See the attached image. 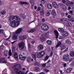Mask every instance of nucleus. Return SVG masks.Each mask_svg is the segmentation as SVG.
<instances>
[{
    "label": "nucleus",
    "mask_w": 74,
    "mask_h": 74,
    "mask_svg": "<svg viewBox=\"0 0 74 74\" xmlns=\"http://www.w3.org/2000/svg\"><path fill=\"white\" fill-rule=\"evenodd\" d=\"M61 15H62V16H64V14H63V13H61Z\"/></svg>",
    "instance_id": "obj_61"
},
{
    "label": "nucleus",
    "mask_w": 74,
    "mask_h": 74,
    "mask_svg": "<svg viewBox=\"0 0 74 74\" xmlns=\"http://www.w3.org/2000/svg\"><path fill=\"white\" fill-rule=\"evenodd\" d=\"M43 71H45V72H47H47H48V71H49V70H47L46 69H44Z\"/></svg>",
    "instance_id": "obj_42"
},
{
    "label": "nucleus",
    "mask_w": 74,
    "mask_h": 74,
    "mask_svg": "<svg viewBox=\"0 0 74 74\" xmlns=\"http://www.w3.org/2000/svg\"><path fill=\"white\" fill-rule=\"evenodd\" d=\"M47 42L48 45H51L52 44V41L50 40H48L47 41Z\"/></svg>",
    "instance_id": "obj_26"
},
{
    "label": "nucleus",
    "mask_w": 74,
    "mask_h": 74,
    "mask_svg": "<svg viewBox=\"0 0 74 74\" xmlns=\"http://www.w3.org/2000/svg\"><path fill=\"white\" fill-rule=\"evenodd\" d=\"M19 58L21 60H25V59L26 58V57H23L21 55H19Z\"/></svg>",
    "instance_id": "obj_9"
},
{
    "label": "nucleus",
    "mask_w": 74,
    "mask_h": 74,
    "mask_svg": "<svg viewBox=\"0 0 74 74\" xmlns=\"http://www.w3.org/2000/svg\"><path fill=\"white\" fill-rule=\"evenodd\" d=\"M32 56L33 58V59H34L35 60H36V58H37V55H36V54H32Z\"/></svg>",
    "instance_id": "obj_15"
},
{
    "label": "nucleus",
    "mask_w": 74,
    "mask_h": 74,
    "mask_svg": "<svg viewBox=\"0 0 74 74\" xmlns=\"http://www.w3.org/2000/svg\"><path fill=\"white\" fill-rule=\"evenodd\" d=\"M70 55L71 57H74V52L72 51L70 52Z\"/></svg>",
    "instance_id": "obj_20"
},
{
    "label": "nucleus",
    "mask_w": 74,
    "mask_h": 74,
    "mask_svg": "<svg viewBox=\"0 0 74 74\" xmlns=\"http://www.w3.org/2000/svg\"><path fill=\"white\" fill-rule=\"evenodd\" d=\"M10 56H12V53L11 52V49H10L9 50V53H8Z\"/></svg>",
    "instance_id": "obj_36"
},
{
    "label": "nucleus",
    "mask_w": 74,
    "mask_h": 74,
    "mask_svg": "<svg viewBox=\"0 0 74 74\" xmlns=\"http://www.w3.org/2000/svg\"><path fill=\"white\" fill-rule=\"evenodd\" d=\"M0 63H7V62L5 61H3V60H2V58H0Z\"/></svg>",
    "instance_id": "obj_30"
},
{
    "label": "nucleus",
    "mask_w": 74,
    "mask_h": 74,
    "mask_svg": "<svg viewBox=\"0 0 74 74\" xmlns=\"http://www.w3.org/2000/svg\"><path fill=\"white\" fill-rule=\"evenodd\" d=\"M19 3L20 4H26L27 5H28V3L26 2H22L21 1H20Z\"/></svg>",
    "instance_id": "obj_21"
},
{
    "label": "nucleus",
    "mask_w": 74,
    "mask_h": 74,
    "mask_svg": "<svg viewBox=\"0 0 74 74\" xmlns=\"http://www.w3.org/2000/svg\"><path fill=\"white\" fill-rule=\"evenodd\" d=\"M34 70L35 71H40V68L38 67H35Z\"/></svg>",
    "instance_id": "obj_18"
},
{
    "label": "nucleus",
    "mask_w": 74,
    "mask_h": 74,
    "mask_svg": "<svg viewBox=\"0 0 74 74\" xmlns=\"http://www.w3.org/2000/svg\"><path fill=\"white\" fill-rule=\"evenodd\" d=\"M49 56H46L45 58V61H46V60H48V59H49Z\"/></svg>",
    "instance_id": "obj_38"
},
{
    "label": "nucleus",
    "mask_w": 74,
    "mask_h": 74,
    "mask_svg": "<svg viewBox=\"0 0 74 74\" xmlns=\"http://www.w3.org/2000/svg\"><path fill=\"white\" fill-rule=\"evenodd\" d=\"M69 4H70V5H71V4H73L74 2H70L69 1V2L68 3Z\"/></svg>",
    "instance_id": "obj_40"
},
{
    "label": "nucleus",
    "mask_w": 74,
    "mask_h": 74,
    "mask_svg": "<svg viewBox=\"0 0 74 74\" xmlns=\"http://www.w3.org/2000/svg\"><path fill=\"white\" fill-rule=\"evenodd\" d=\"M71 64L72 66H74V60L71 63Z\"/></svg>",
    "instance_id": "obj_43"
},
{
    "label": "nucleus",
    "mask_w": 74,
    "mask_h": 74,
    "mask_svg": "<svg viewBox=\"0 0 74 74\" xmlns=\"http://www.w3.org/2000/svg\"><path fill=\"white\" fill-rule=\"evenodd\" d=\"M40 9H41V8H40V7H39L38 8V11H40Z\"/></svg>",
    "instance_id": "obj_63"
},
{
    "label": "nucleus",
    "mask_w": 74,
    "mask_h": 74,
    "mask_svg": "<svg viewBox=\"0 0 74 74\" xmlns=\"http://www.w3.org/2000/svg\"><path fill=\"white\" fill-rule=\"evenodd\" d=\"M60 20L61 21V22H63V18H60Z\"/></svg>",
    "instance_id": "obj_50"
},
{
    "label": "nucleus",
    "mask_w": 74,
    "mask_h": 74,
    "mask_svg": "<svg viewBox=\"0 0 74 74\" xmlns=\"http://www.w3.org/2000/svg\"><path fill=\"white\" fill-rule=\"evenodd\" d=\"M16 47L15 46H13L12 47V48H13V49H15V48Z\"/></svg>",
    "instance_id": "obj_58"
},
{
    "label": "nucleus",
    "mask_w": 74,
    "mask_h": 74,
    "mask_svg": "<svg viewBox=\"0 0 74 74\" xmlns=\"http://www.w3.org/2000/svg\"><path fill=\"white\" fill-rule=\"evenodd\" d=\"M59 71L60 73H61V74L63 73V72H62V71L60 70Z\"/></svg>",
    "instance_id": "obj_59"
},
{
    "label": "nucleus",
    "mask_w": 74,
    "mask_h": 74,
    "mask_svg": "<svg viewBox=\"0 0 74 74\" xmlns=\"http://www.w3.org/2000/svg\"><path fill=\"white\" fill-rule=\"evenodd\" d=\"M43 39L41 40V41L42 42H44V40H45V38L44 37H43Z\"/></svg>",
    "instance_id": "obj_53"
},
{
    "label": "nucleus",
    "mask_w": 74,
    "mask_h": 74,
    "mask_svg": "<svg viewBox=\"0 0 74 74\" xmlns=\"http://www.w3.org/2000/svg\"><path fill=\"white\" fill-rule=\"evenodd\" d=\"M5 13H6V12L5 10H3L1 11V14L2 15H4V14H5Z\"/></svg>",
    "instance_id": "obj_23"
},
{
    "label": "nucleus",
    "mask_w": 74,
    "mask_h": 74,
    "mask_svg": "<svg viewBox=\"0 0 74 74\" xmlns=\"http://www.w3.org/2000/svg\"><path fill=\"white\" fill-rule=\"evenodd\" d=\"M25 15V14H21L20 15V16H21V17H22L23 16Z\"/></svg>",
    "instance_id": "obj_49"
},
{
    "label": "nucleus",
    "mask_w": 74,
    "mask_h": 74,
    "mask_svg": "<svg viewBox=\"0 0 74 74\" xmlns=\"http://www.w3.org/2000/svg\"><path fill=\"white\" fill-rule=\"evenodd\" d=\"M72 60H73V58H71L69 60V62H71Z\"/></svg>",
    "instance_id": "obj_47"
},
{
    "label": "nucleus",
    "mask_w": 74,
    "mask_h": 74,
    "mask_svg": "<svg viewBox=\"0 0 74 74\" xmlns=\"http://www.w3.org/2000/svg\"><path fill=\"white\" fill-rule=\"evenodd\" d=\"M15 72H16L17 74H25V73L22 71H20L22 70L21 66L19 64H16L13 67Z\"/></svg>",
    "instance_id": "obj_2"
},
{
    "label": "nucleus",
    "mask_w": 74,
    "mask_h": 74,
    "mask_svg": "<svg viewBox=\"0 0 74 74\" xmlns=\"http://www.w3.org/2000/svg\"><path fill=\"white\" fill-rule=\"evenodd\" d=\"M61 7L63 10H66V6L64 4H61Z\"/></svg>",
    "instance_id": "obj_12"
},
{
    "label": "nucleus",
    "mask_w": 74,
    "mask_h": 74,
    "mask_svg": "<svg viewBox=\"0 0 74 74\" xmlns=\"http://www.w3.org/2000/svg\"><path fill=\"white\" fill-rule=\"evenodd\" d=\"M24 45L23 41L21 42L18 44V46L20 50H22L24 48Z\"/></svg>",
    "instance_id": "obj_4"
},
{
    "label": "nucleus",
    "mask_w": 74,
    "mask_h": 74,
    "mask_svg": "<svg viewBox=\"0 0 74 74\" xmlns=\"http://www.w3.org/2000/svg\"><path fill=\"white\" fill-rule=\"evenodd\" d=\"M36 31V29H33L30 30L29 32V33H33V32H35Z\"/></svg>",
    "instance_id": "obj_29"
},
{
    "label": "nucleus",
    "mask_w": 74,
    "mask_h": 74,
    "mask_svg": "<svg viewBox=\"0 0 74 74\" xmlns=\"http://www.w3.org/2000/svg\"><path fill=\"white\" fill-rule=\"evenodd\" d=\"M47 7L49 9H52V6L51 3L48 4Z\"/></svg>",
    "instance_id": "obj_16"
},
{
    "label": "nucleus",
    "mask_w": 74,
    "mask_h": 74,
    "mask_svg": "<svg viewBox=\"0 0 74 74\" xmlns=\"http://www.w3.org/2000/svg\"><path fill=\"white\" fill-rule=\"evenodd\" d=\"M8 51H5L4 52V54L6 56H8Z\"/></svg>",
    "instance_id": "obj_25"
},
{
    "label": "nucleus",
    "mask_w": 74,
    "mask_h": 74,
    "mask_svg": "<svg viewBox=\"0 0 74 74\" xmlns=\"http://www.w3.org/2000/svg\"><path fill=\"white\" fill-rule=\"evenodd\" d=\"M52 5L54 8H58V5L56 3L53 2H52Z\"/></svg>",
    "instance_id": "obj_11"
},
{
    "label": "nucleus",
    "mask_w": 74,
    "mask_h": 74,
    "mask_svg": "<svg viewBox=\"0 0 74 74\" xmlns=\"http://www.w3.org/2000/svg\"><path fill=\"white\" fill-rule=\"evenodd\" d=\"M65 42L67 44H70L71 43V41H70V40H66Z\"/></svg>",
    "instance_id": "obj_33"
},
{
    "label": "nucleus",
    "mask_w": 74,
    "mask_h": 74,
    "mask_svg": "<svg viewBox=\"0 0 74 74\" xmlns=\"http://www.w3.org/2000/svg\"><path fill=\"white\" fill-rule=\"evenodd\" d=\"M52 14L53 15L55 16L56 15V12H55V10L53 9L52 12Z\"/></svg>",
    "instance_id": "obj_27"
},
{
    "label": "nucleus",
    "mask_w": 74,
    "mask_h": 74,
    "mask_svg": "<svg viewBox=\"0 0 74 74\" xmlns=\"http://www.w3.org/2000/svg\"><path fill=\"white\" fill-rule=\"evenodd\" d=\"M3 32H4V30L0 29V34L3 33Z\"/></svg>",
    "instance_id": "obj_41"
},
{
    "label": "nucleus",
    "mask_w": 74,
    "mask_h": 74,
    "mask_svg": "<svg viewBox=\"0 0 74 74\" xmlns=\"http://www.w3.org/2000/svg\"><path fill=\"white\" fill-rule=\"evenodd\" d=\"M69 49L68 48H66V49H65L64 50V52H67V51H68V49Z\"/></svg>",
    "instance_id": "obj_44"
},
{
    "label": "nucleus",
    "mask_w": 74,
    "mask_h": 74,
    "mask_svg": "<svg viewBox=\"0 0 74 74\" xmlns=\"http://www.w3.org/2000/svg\"><path fill=\"white\" fill-rule=\"evenodd\" d=\"M22 30H23V29L22 28H19L17 30H16L15 34H19V33H21L22 32Z\"/></svg>",
    "instance_id": "obj_7"
},
{
    "label": "nucleus",
    "mask_w": 74,
    "mask_h": 74,
    "mask_svg": "<svg viewBox=\"0 0 74 74\" xmlns=\"http://www.w3.org/2000/svg\"><path fill=\"white\" fill-rule=\"evenodd\" d=\"M42 21L43 22H45V19L44 18H43L42 19Z\"/></svg>",
    "instance_id": "obj_56"
},
{
    "label": "nucleus",
    "mask_w": 74,
    "mask_h": 74,
    "mask_svg": "<svg viewBox=\"0 0 74 74\" xmlns=\"http://www.w3.org/2000/svg\"><path fill=\"white\" fill-rule=\"evenodd\" d=\"M72 70L73 69L72 68H69L67 69L66 70V73H70L72 71Z\"/></svg>",
    "instance_id": "obj_14"
},
{
    "label": "nucleus",
    "mask_w": 74,
    "mask_h": 74,
    "mask_svg": "<svg viewBox=\"0 0 74 74\" xmlns=\"http://www.w3.org/2000/svg\"><path fill=\"white\" fill-rule=\"evenodd\" d=\"M69 59H70V56L68 54L64 56L62 59L65 62H67Z\"/></svg>",
    "instance_id": "obj_5"
},
{
    "label": "nucleus",
    "mask_w": 74,
    "mask_h": 74,
    "mask_svg": "<svg viewBox=\"0 0 74 74\" xmlns=\"http://www.w3.org/2000/svg\"><path fill=\"white\" fill-rule=\"evenodd\" d=\"M66 48V47L65 45H63L62 46H61L60 49L61 51H63V49H64L65 48Z\"/></svg>",
    "instance_id": "obj_22"
},
{
    "label": "nucleus",
    "mask_w": 74,
    "mask_h": 74,
    "mask_svg": "<svg viewBox=\"0 0 74 74\" xmlns=\"http://www.w3.org/2000/svg\"><path fill=\"white\" fill-rule=\"evenodd\" d=\"M38 49L39 51H41L42 49H43L44 48V47L42 45H39L38 47Z\"/></svg>",
    "instance_id": "obj_10"
},
{
    "label": "nucleus",
    "mask_w": 74,
    "mask_h": 74,
    "mask_svg": "<svg viewBox=\"0 0 74 74\" xmlns=\"http://www.w3.org/2000/svg\"><path fill=\"white\" fill-rule=\"evenodd\" d=\"M70 20H71V22H74V20L73 19V18H71V19Z\"/></svg>",
    "instance_id": "obj_46"
},
{
    "label": "nucleus",
    "mask_w": 74,
    "mask_h": 74,
    "mask_svg": "<svg viewBox=\"0 0 74 74\" xmlns=\"http://www.w3.org/2000/svg\"><path fill=\"white\" fill-rule=\"evenodd\" d=\"M58 30L59 32H62V33L64 32V29L62 28H58Z\"/></svg>",
    "instance_id": "obj_34"
},
{
    "label": "nucleus",
    "mask_w": 74,
    "mask_h": 74,
    "mask_svg": "<svg viewBox=\"0 0 74 74\" xmlns=\"http://www.w3.org/2000/svg\"><path fill=\"white\" fill-rule=\"evenodd\" d=\"M61 44H62V43L60 42H58L57 45L56 46V47H59L60 45H61Z\"/></svg>",
    "instance_id": "obj_37"
},
{
    "label": "nucleus",
    "mask_w": 74,
    "mask_h": 74,
    "mask_svg": "<svg viewBox=\"0 0 74 74\" xmlns=\"http://www.w3.org/2000/svg\"><path fill=\"white\" fill-rule=\"evenodd\" d=\"M41 27L42 30H45V31H47L49 29V27L47 25L43 24L41 26Z\"/></svg>",
    "instance_id": "obj_3"
},
{
    "label": "nucleus",
    "mask_w": 74,
    "mask_h": 74,
    "mask_svg": "<svg viewBox=\"0 0 74 74\" xmlns=\"http://www.w3.org/2000/svg\"><path fill=\"white\" fill-rule=\"evenodd\" d=\"M45 36L46 37H49V33L47 32V33H45Z\"/></svg>",
    "instance_id": "obj_35"
},
{
    "label": "nucleus",
    "mask_w": 74,
    "mask_h": 74,
    "mask_svg": "<svg viewBox=\"0 0 74 74\" xmlns=\"http://www.w3.org/2000/svg\"><path fill=\"white\" fill-rule=\"evenodd\" d=\"M61 34L63 36H64V37H66V36H67L68 35V32H67L66 31H64L62 32V33Z\"/></svg>",
    "instance_id": "obj_8"
},
{
    "label": "nucleus",
    "mask_w": 74,
    "mask_h": 74,
    "mask_svg": "<svg viewBox=\"0 0 74 74\" xmlns=\"http://www.w3.org/2000/svg\"><path fill=\"white\" fill-rule=\"evenodd\" d=\"M20 37L21 40H25V39L26 38V36L25 35L21 36Z\"/></svg>",
    "instance_id": "obj_13"
},
{
    "label": "nucleus",
    "mask_w": 74,
    "mask_h": 74,
    "mask_svg": "<svg viewBox=\"0 0 74 74\" xmlns=\"http://www.w3.org/2000/svg\"><path fill=\"white\" fill-rule=\"evenodd\" d=\"M51 14L49 12H48L47 13V16H49V15H50Z\"/></svg>",
    "instance_id": "obj_45"
},
{
    "label": "nucleus",
    "mask_w": 74,
    "mask_h": 74,
    "mask_svg": "<svg viewBox=\"0 0 74 74\" xmlns=\"http://www.w3.org/2000/svg\"><path fill=\"white\" fill-rule=\"evenodd\" d=\"M14 57L16 60H18V54L16 53H14Z\"/></svg>",
    "instance_id": "obj_17"
},
{
    "label": "nucleus",
    "mask_w": 74,
    "mask_h": 74,
    "mask_svg": "<svg viewBox=\"0 0 74 74\" xmlns=\"http://www.w3.org/2000/svg\"><path fill=\"white\" fill-rule=\"evenodd\" d=\"M66 26L70 27L71 26V24L70 23H66Z\"/></svg>",
    "instance_id": "obj_32"
},
{
    "label": "nucleus",
    "mask_w": 74,
    "mask_h": 74,
    "mask_svg": "<svg viewBox=\"0 0 74 74\" xmlns=\"http://www.w3.org/2000/svg\"><path fill=\"white\" fill-rule=\"evenodd\" d=\"M71 15H69L68 16V18H71Z\"/></svg>",
    "instance_id": "obj_64"
},
{
    "label": "nucleus",
    "mask_w": 74,
    "mask_h": 74,
    "mask_svg": "<svg viewBox=\"0 0 74 74\" xmlns=\"http://www.w3.org/2000/svg\"><path fill=\"white\" fill-rule=\"evenodd\" d=\"M2 60H5V58H1Z\"/></svg>",
    "instance_id": "obj_62"
},
{
    "label": "nucleus",
    "mask_w": 74,
    "mask_h": 74,
    "mask_svg": "<svg viewBox=\"0 0 74 74\" xmlns=\"http://www.w3.org/2000/svg\"><path fill=\"white\" fill-rule=\"evenodd\" d=\"M63 19L65 21H67L69 20V18H63Z\"/></svg>",
    "instance_id": "obj_39"
},
{
    "label": "nucleus",
    "mask_w": 74,
    "mask_h": 74,
    "mask_svg": "<svg viewBox=\"0 0 74 74\" xmlns=\"http://www.w3.org/2000/svg\"><path fill=\"white\" fill-rule=\"evenodd\" d=\"M28 45L29 48H30V47H31V44H28Z\"/></svg>",
    "instance_id": "obj_60"
},
{
    "label": "nucleus",
    "mask_w": 74,
    "mask_h": 74,
    "mask_svg": "<svg viewBox=\"0 0 74 74\" xmlns=\"http://www.w3.org/2000/svg\"><path fill=\"white\" fill-rule=\"evenodd\" d=\"M40 11L41 15H44V10L42 9L40 10Z\"/></svg>",
    "instance_id": "obj_31"
},
{
    "label": "nucleus",
    "mask_w": 74,
    "mask_h": 74,
    "mask_svg": "<svg viewBox=\"0 0 74 74\" xmlns=\"http://www.w3.org/2000/svg\"><path fill=\"white\" fill-rule=\"evenodd\" d=\"M31 43L33 44L35 42V40H32L31 42Z\"/></svg>",
    "instance_id": "obj_48"
},
{
    "label": "nucleus",
    "mask_w": 74,
    "mask_h": 74,
    "mask_svg": "<svg viewBox=\"0 0 74 74\" xmlns=\"http://www.w3.org/2000/svg\"><path fill=\"white\" fill-rule=\"evenodd\" d=\"M45 66H46V63L43 64L42 65V67H44Z\"/></svg>",
    "instance_id": "obj_51"
},
{
    "label": "nucleus",
    "mask_w": 74,
    "mask_h": 74,
    "mask_svg": "<svg viewBox=\"0 0 74 74\" xmlns=\"http://www.w3.org/2000/svg\"><path fill=\"white\" fill-rule=\"evenodd\" d=\"M62 2L63 3H66V1L64 0H62Z\"/></svg>",
    "instance_id": "obj_55"
},
{
    "label": "nucleus",
    "mask_w": 74,
    "mask_h": 74,
    "mask_svg": "<svg viewBox=\"0 0 74 74\" xmlns=\"http://www.w3.org/2000/svg\"><path fill=\"white\" fill-rule=\"evenodd\" d=\"M45 2V0H42L41 1V2L42 3H44Z\"/></svg>",
    "instance_id": "obj_52"
},
{
    "label": "nucleus",
    "mask_w": 74,
    "mask_h": 74,
    "mask_svg": "<svg viewBox=\"0 0 74 74\" xmlns=\"http://www.w3.org/2000/svg\"><path fill=\"white\" fill-rule=\"evenodd\" d=\"M22 17L23 18V19L25 18V14Z\"/></svg>",
    "instance_id": "obj_57"
},
{
    "label": "nucleus",
    "mask_w": 74,
    "mask_h": 74,
    "mask_svg": "<svg viewBox=\"0 0 74 74\" xmlns=\"http://www.w3.org/2000/svg\"><path fill=\"white\" fill-rule=\"evenodd\" d=\"M54 34L56 36V38H58L59 36V33H58V31L56 30H54Z\"/></svg>",
    "instance_id": "obj_19"
},
{
    "label": "nucleus",
    "mask_w": 74,
    "mask_h": 74,
    "mask_svg": "<svg viewBox=\"0 0 74 74\" xmlns=\"http://www.w3.org/2000/svg\"><path fill=\"white\" fill-rule=\"evenodd\" d=\"M27 61L28 62H30L32 58L30 57H28L27 58Z\"/></svg>",
    "instance_id": "obj_24"
},
{
    "label": "nucleus",
    "mask_w": 74,
    "mask_h": 74,
    "mask_svg": "<svg viewBox=\"0 0 74 74\" xmlns=\"http://www.w3.org/2000/svg\"><path fill=\"white\" fill-rule=\"evenodd\" d=\"M9 22H11L10 23V25L12 27H18L20 25L21 18L18 16H10L9 19Z\"/></svg>",
    "instance_id": "obj_1"
},
{
    "label": "nucleus",
    "mask_w": 74,
    "mask_h": 74,
    "mask_svg": "<svg viewBox=\"0 0 74 74\" xmlns=\"http://www.w3.org/2000/svg\"><path fill=\"white\" fill-rule=\"evenodd\" d=\"M5 45H8V42H5Z\"/></svg>",
    "instance_id": "obj_54"
},
{
    "label": "nucleus",
    "mask_w": 74,
    "mask_h": 74,
    "mask_svg": "<svg viewBox=\"0 0 74 74\" xmlns=\"http://www.w3.org/2000/svg\"><path fill=\"white\" fill-rule=\"evenodd\" d=\"M45 54V52L44 51H42L41 52L38 53L37 56L38 58H41Z\"/></svg>",
    "instance_id": "obj_6"
},
{
    "label": "nucleus",
    "mask_w": 74,
    "mask_h": 74,
    "mask_svg": "<svg viewBox=\"0 0 74 74\" xmlns=\"http://www.w3.org/2000/svg\"><path fill=\"white\" fill-rule=\"evenodd\" d=\"M12 39H14V40H16L18 39V36L16 35L13 36L12 38Z\"/></svg>",
    "instance_id": "obj_28"
}]
</instances>
